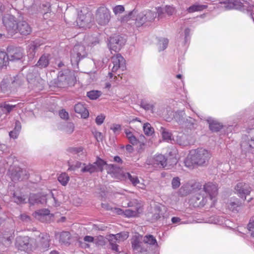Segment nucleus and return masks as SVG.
Instances as JSON below:
<instances>
[{"mask_svg":"<svg viewBox=\"0 0 254 254\" xmlns=\"http://www.w3.org/2000/svg\"><path fill=\"white\" fill-rule=\"evenodd\" d=\"M83 166L81 170L82 173L92 174L94 172H102L105 166L107 173L113 177L121 180L125 178L124 171L122 168L115 165L107 164L104 160L98 157L93 164H83Z\"/></svg>","mask_w":254,"mask_h":254,"instance_id":"1","label":"nucleus"},{"mask_svg":"<svg viewBox=\"0 0 254 254\" xmlns=\"http://www.w3.org/2000/svg\"><path fill=\"white\" fill-rule=\"evenodd\" d=\"M211 158L210 153L207 150L198 148L191 150L184 161L186 167L193 169L206 165Z\"/></svg>","mask_w":254,"mask_h":254,"instance_id":"2","label":"nucleus"},{"mask_svg":"<svg viewBox=\"0 0 254 254\" xmlns=\"http://www.w3.org/2000/svg\"><path fill=\"white\" fill-rule=\"evenodd\" d=\"M137 11L134 9L128 13V24H135L137 27L142 25L146 21L153 20L157 16V13L150 10H147L136 15Z\"/></svg>","mask_w":254,"mask_h":254,"instance_id":"3","label":"nucleus"},{"mask_svg":"<svg viewBox=\"0 0 254 254\" xmlns=\"http://www.w3.org/2000/svg\"><path fill=\"white\" fill-rule=\"evenodd\" d=\"M92 14L87 7H83L78 12L76 23L80 28L89 27L88 25L92 20Z\"/></svg>","mask_w":254,"mask_h":254,"instance_id":"4","label":"nucleus"},{"mask_svg":"<svg viewBox=\"0 0 254 254\" xmlns=\"http://www.w3.org/2000/svg\"><path fill=\"white\" fill-rule=\"evenodd\" d=\"M143 203L136 199L128 202V217H138L143 210Z\"/></svg>","mask_w":254,"mask_h":254,"instance_id":"5","label":"nucleus"},{"mask_svg":"<svg viewBox=\"0 0 254 254\" xmlns=\"http://www.w3.org/2000/svg\"><path fill=\"white\" fill-rule=\"evenodd\" d=\"M75 80L76 78L73 72L70 70L66 69L59 73L58 81L62 83H60L61 86L73 85Z\"/></svg>","mask_w":254,"mask_h":254,"instance_id":"6","label":"nucleus"},{"mask_svg":"<svg viewBox=\"0 0 254 254\" xmlns=\"http://www.w3.org/2000/svg\"><path fill=\"white\" fill-rule=\"evenodd\" d=\"M110 18V11L107 7L100 6L96 10L95 19L98 24L105 26L109 22Z\"/></svg>","mask_w":254,"mask_h":254,"instance_id":"7","label":"nucleus"},{"mask_svg":"<svg viewBox=\"0 0 254 254\" xmlns=\"http://www.w3.org/2000/svg\"><path fill=\"white\" fill-rule=\"evenodd\" d=\"M2 22L10 35L12 36L17 32L18 23L14 16L6 14L3 17Z\"/></svg>","mask_w":254,"mask_h":254,"instance_id":"8","label":"nucleus"},{"mask_svg":"<svg viewBox=\"0 0 254 254\" xmlns=\"http://www.w3.org/2000/svg\"><path fill=\"white\" fill-rule=\"evenodd\" d=\"M33 240L27 236L18 237L16 239L15 246L21 251L27 252L34 250L32 246Z\"/></svg>","mask_w":254,"mask_h":254,"instance_id":"9","label":"nucleus"},{"mask_svg":"<svg viewBox=\"0 0 254 254\" xmlns=\"http://www.w3.org/2000/svg\"><path fill=\"white\" fill-rule=\"evenodd\" d=\"M8 174L13 182L21 181L28 178L26 171L19 167L11 166L9 169Z\"/></svg>","mask_w":254,"mask_h":254,"instance_id":"10","label":"nucleus"},{"mask_svg":"<svg viewBox=\"0 0 254 254\" xmlns=\"http://www.w3.org/2000/svg\"><path fill=\"white\" fill-rule=\"evenodd\" d=\"M126 40L120 35H115L110 37L108 46L111 51H119L125 45Z\"/></svg>","mask_w":254,"mask_h":254,"instance_id":"11","label":"nucleus"},{"mask_svg":"<svg viewBox=\"0 0 254 254\" xmlns=\"http://www.w3.org/2000/svg\"><path fill=\"white\" fill-rule=\"evenodd\" d=\"M50 236L47 233H41L36 244L33 246L34 250L38 249L41 251H47L50 247Z\"/></svg>","mask_w":254,"mask_h":254,"instance_id":"12","label":"nucleus"},{"mask_svg":"<svg viewBox=\"0 0 254 254\" xmlns=\"http://www.w3.org/2000/svg\"><path fill=\"white\" fill-rule=\"evenodd\" d=\"M86 49L83 45L79 44L75 45L71 57V62L78 64L81 59L86 57Z\"/></svg>","mask_w":254,"mask_h":254,"instance_id":"13","label":"nucleus"},{"mask_svg":"<svg viewBox=\"0 0 254 254\" xmlns=\"http://www.w3.org/2000/svg\"><path fill=\"white\" fill-rule=\"evenodd\" d=\"M234 189L235 193L244 200L246 199L247 196L250 195L252 190L249 185L243 182L237 183Z\"/></svg>","mask_w":254,"mask_h":254,"instance_id":"14","label":"nucleus"},{"mask_svg":"<svg viewBox=\"0 0 254 254\" xmlns=\"http://www.w3.org/2000/svg\"><path fill=\"white\" fill-rule=\"evenodd\" d=\"M167 159L161 154H158L148 160V164L155 167L164 168L167 166Z\"/></svg>","mask_w":254,"mask_h":254,"instance_id":"15","label":"nucleus"},{"mask_svg":"<svg viewBox=\"0 0 254 254\" xmlns=\"http://www.w3.org/2000/svg\"><path fill=\"white\" fill-rule=\"evenodd\" d=\"M128 142L131 144H128V152H139L144 146V143L137 139L130 132H128Z\"/></svg>","mask_w":254,"mask_h":254,"instance_id":"16","label":"nucleus"},{"mask_svg":"<svg viewBox=\"0 0 254 254\" xmlns=\"http://www.w3.org/2000/svg\"><path fill=\"white\" fill-rule=\"evenodd\" d=\"M203 189L205 192L209 195V197L212 201V204L216 201V197L218 194V187L213 183H208L204 186Z\"/></svg>","mask_w":254,"mask_h":254,"instance_id":"17","label":"nucleus"},{"mask_svg":"<svg viewBox=\"0 0 254 254\" xmlns=\"http://www.w3.org/2000/svg\"><path fill=\"white\" fill-rule=\"evenodd\" d=\"M44 203L49 207H56L60 205L61 202L58 199L54 196L53 193L50 191L48 194L43 195Z\"/></svg>","mask_w":254,"mask_h":254,"instance_id":"18","label":"nucleus"},{"mask_svg":"<svg viewBox=\"0 0 254 254\" xmlns=\"http://www.w3.org/2000/svg\"><path fill=\"white\" fill-rule=\"evenodd\" d=\"M240 0H225L220 2V6L226 10L237 9L240 6Z\"/></svg>","mask_w":254,"mask_h":254,"instance_id":"19","label":"nucleus"},{"mask_svg":"<svg viewBox=\"0 0 254 254\" xmlns=\"http://www.w3.org/2000/svg\"><path fill=\"white\" fill-rule=\"evenodd\" d=\"M9 62L21 63L23 62V55L22 51L19 49L13 50L8 54Z\"/></svg>","mask_w":254,"mask_h":254,"instance_id":"20","label":"nucleus"},{"mask_svg":"<svg viewBox=\"0 0 254 254\" xmlns=\"http://www.w3.org/2000/svg\"><path fill=\"white\" fill-rule=\"evenodd\" d=\"M17 31L21 35H27L31 33V28L27 22L20 21L18 23Z\"/></svg>","mask_w":254,"mask_h":254,"instance_id":"21","label":"nucleus"},{"mask_svg":"<svg viewBox=\"0 0 254 254\" xmlns=\"http://www.w3.org/2000/svg\"><path fill=\"white\" fill-rule=\"evenodd\" d=\"M74 111L80 115L81 117L84 119L87 118L89 116V112L85 107L84 105L78 103L74 106Z\"/></svg>","mask_w":254,"mask_h":254,"instance_id":"22","label":"nucleus"},{"mask_svg":"<svg viewBox=\"0 0 254 254\" xmlns=\"http://www.w3.org/2000/svg\"><path fill=\"white\" fill-rule=\"evenodd\" d=\"M29 202L31 205H34L38 203H44V199L43 195L38 194H31L29 198Z\"/></svg>","mask_w":254,"mask_h":254,"instance_id":"23","label":"nucleus"},{"mask_svg":"<svg viewBox=\"0 0 254 254\" xmlns=\"http://www.w3.org/2000/svg\"><path fill=\"white\" fill-rule=\"evenodd\" d=\"M120 237V234L117 235H111L109 236V241L110 242V245L111 246V249L116 252H119L118 245L117 244V242L118 240V238Z\"/></svg>","mask_w":254,"mask_h":254,"instance_id":"24","label":"nucleus"},{"mask_svg":"<svg viewBox=\"0 0 254 254\" xmlns=\"http://www.w3.org/2000/svg\"><path fill=\"white\" fill-rule=\"evenodd\" d=\"M50 214V210L48 209H42L37 211H35L33 214V216L36 219L43 221L44 217Z\"/></svg>","mask_w":254,"mask_h":254,"instance_id":"25","label":"nucleus"},{"mask_svg":"<svg viewBox=\"0 0 254 254\" xmlns=\"http://www.w3.org/2000/svg\"><path fill=\"white\" fill-rule=\"evenodd\" d=\"M164 11H165L168 15H170L175 12V8L171 6H166L165 8L159 7L157 10L158 16L161 18V15Z\"/></svg>","mask_w":254,"mask_h":254,"instance_id":"26","label":"nucleus"},{"mask_svg":"<svg viewBox=\"0 0 254 254\" xmlns=\"http://www.w3.org/2000/svg\"><path fill=\"white\" fill-rule=\"evenodd\" d=\"M168 42L169 41L166 38H160L157 44L158 51L161 52L166 49L168 46Z\"/></svg>","mask_w":254,"mask_h":254,"instance_id":"27","label":"nucleus"},{"mask_svg":"<svg viewBox=\"0 0 254 254\" xmlns=\"http://www.w3.org/2000/svg\"><path fill=\"white\" fill-rule=\"evenodd\" d=\"M128 179L130 181L133 186L135 187L137 186V185H140L142 186V187H139L142 189H144L145 185L143 184L140 183V181L137 176H131L128 173Z\"/></svg>","mask_w":254,"mask_h":254,"instance_id":"28","label":"nucleus"},{"mask_svg":"<svg viewBox=\"0 0 254 254\" xmlns=\"http://www.w3.org/2000/svg\"><path fill=\"white\" fill-rule=\"evenodd\" d=\"M241 205V203L237 198L236 199V201H231L227 204L228 208L232 211H237V208Z\"/></svg>","mask_w":254,"mask_h":254,"instance_id":"29","label":"nucleus"},{"mask_svg":"<svg viewBox=\"0 0 254 254\" xmlns=\"http://www.w3.org/2000/svg\"><path fill=\"white\" fill-rule=\"evenodd\" d=\"M206 5L202 4H193L190 6L187 10L189 13H192L195 11H201L206 8Z\"/></svg>","mask_w":254,"mask_h":254,"instance_id":"30","label":"nucleus"},{"mask_svg":"<svg viewBox=\"0 0 254 254\" xmlns=\"http://www.w3.org/2000/svg\"><path fill=\"white\" fill-rule=\"evenodd\" d=\"M102 94V92L98 90H91L87 92V96L91 100H96Z\"/></svg>","mask_w":254,"mask_h":254,"instance_id":"31","label":"nucleus"},{"mask_svg":"<svg viewBox=\"0 0 254 254\" xmlns=\"http://www.w3.org/2000/svg\"><path fill=\"white\" fill-rule=\"evenodd\" d=\"M50 4L48 2L42 4V9L41 12L43 13V16L45 19L48 18L49 13H50Z\"/></svg>","mask_w":254,"mask_h":254,"instance_id":"32","label":"nucleus"},{"mask_svg":"<svg viewBox=\"0 0 254 254\" xmlns=\"http://www.w3.org/2000/svg\"><path fill=\"white\" fill-rule=\"evenodd\" d=\"M70 235L68 232H63L61 233L60 236V242L64 244H67L69 243Z\"/></svg>","mask_w":254,"mask_h":254,"instance_id":"33","label":"nucleus"},{"mask_svg":"<svg viewBox=\"0 0 254 254\" xmlns=\"http://www.w3.org/2000/svg\"><path fill=\"white\" fill-rule=\"evenodd\" d=\"M12 199L13 201L18 204L26 203V197L24 195H17L15 193L13 194Z\"/></svg>","mask_w":254,"mask_h":254,"instance_id":"34","label":"nucleus"},{"mask_svg":"<svg viewBox=\"0 0 254 254\" xmlns=\"http://www.w3.org/2000/svg\"><path fill=\"white\" fill-rule=\"evenodd\" d=\"M222 125L216 122L213 121L209 123V128L212 131H218L222 128Z\"/></svg>","mask_w":254,"mask_h":254,"instance_id":"35","label":"nucleus"},{"mask_svg":"<svg viewBox=\"0 0 254 254\" xmlns=\"http://www.w3.org/2000/svg\"><path fill=\"white\" fill-rule=\"evenodd\" d=\"M54 62L50 56L48 54L43 55L39 60L37 64H49L53 63Z\"/></svg>","mask_w":254,"mask_h":254,"instance_id":"36","label":"nucleus"},{"mask_svg":"<svg viewBox=\"0 0 254 254\" xmlns=\"http://www.w3.org/2000/svg\"><path fill=\"white\" fill-rule=\"evenodd\" d=\"M58 181L62 185L65 186L69 181V177L67 174L62 173L59 176Z\"/></svg>","mask_w":254,"mask_h":254,"instance_id":"37","label":"nucleus"},{"mask_svg":"<svg viewBox=\"0 0 254 254\" xmlns=\"http://www.w3.org/2000/svg\"><path fill=\"white\" fill-rule=\"evenodd\" d=\"M143 130L147 135H151L154 133V128L149 123H145L143 125Z\"/></svg>","mask_w":254,"mask_h":254,"instance_id":"38","label":"nucleus"},{"mask_svg":"<svg viewBox=\"0 0 254 254\" xmlns=\"http://www.w3.org/2000/svg\"><path fill=\"white\" fill-rule=\"evenodd\" d=\"M124 61V58L119 54L112 57L111 59L112 64H122Z\"/></svg>","mask_w":254,"mask_h":254,"instance_id":"39","label":"nucleus"},{"mask_svg":"<svg viewBox=\"0 0 254 254\" xmlns=\"http://www.w3.org/2000/svg\"><path fill=\"white\" fill-rule=\"evenodd\" d=\"M125 11L123 5H118L113 8V11L116 16H119Z\"/></svg>","mask_w":254,"mask_h":254,"instance_id":"40","label":"nucleus"},{"mask_svg":"<svg viewBox=\"0 0 254 254\" xmlns=\"http://www.w3.org/2000/svg\"><path fill=\"white\" fill-rule=\"evenodd\" d=\"M144 242L149 245H155L157 243L156 240L154 237L151 235H146L144 238Z\"/></svg>","mask_w":254,"mask_h":254,"instance_id":"41","label":"nucleus"},{"mask_svg":"<svg viewBox=\"0 0 254 254\" xmlns=\"http://www.w3.org/2000/svg\"><path fill=\"white\" fill-rule=\"evenodd\" d=\"M17 105H10L6 103H4L1 104V107L2 108L3 111H6L7 113H10L14 108L16 107Z\"/></svg>","mask_w":254,"mask_h":254,"instance_id":"42","label":"nucleus"},{"mask_svg":"<svg viewBox=\"0 0 254 254\" xmlns=\"http://www.w3.org/2000/svg\"><path fill=\"white\" fill-rule=\"evenodd\" d=\"M63 129L66 133L71 134L74 130V125L72 123H67Z\"/></svg>","mask_w":254,"mask_h":254,"instance_id":"43","label":"nucleus"},{"mask_svg":"<svg viewBox=\"0 0 254 254\" xmlns=\"http://www.w3.org/2000/svg\"><path fill=\"white\" fill-rule=\"evenodd\" d=\"M8 55L5 52L0 51V64H6L9 62Z\"/></svg>","mask_w":254,"mask_h":254,"instance_id":"44","label":"nucleus"},{"mask_svg":"<svg viewBox=\"0 0 254 254\" xmlns=\"http://www.w3.org/2000/svg\"><path fill=\"white\" fill-rule=\"evenodd\" d=\"M160 130L162 132V137L164 139L170 140L171 138V134L167 131L163 127H161Z\"/></svg>","mask_w":254,"mask_h":254,"instance_id":"45","label":"nucleus"},{"mask_svg":"<svg viewBox=\"0 0 254 254\" xmlns=\"http://www.w3.org/2000/svg\"><path fill=\"white\" fill-rule=\"evenodd\" d=\"M29 51L28 53H29L30 54H31V57L34 56V53H35V49L38 47V45H37V43H36L35 42H32L30 43L29 46Z\"/></svg>","mask_w":254,"mask_h":254,"instance_id":"46","label":"nucleus"},{"mask_svg":"<svg viewBox=\"0 0 254 254\" xmlns=\"http://www.w3.org/2000/svg\"><path fill=\"white\" fill-rule=\"evenodd\" d=\"M181 185L180 180L179 177L174 178L172 181V186L174 189L178 188Z\"/></svg>","mask_w":254,"mask_h":254,"instance_id":"47","label":"nucleus"},{"mask_svg":"<svg viewBox=\"0 0 254 254\" xmlns=\"http://www.w3.org/2000/svg\"><path fill=\"white\" fill-rule=\"evenodd\" d=\"M110 129L113 131L115 134H118L121 130V127L119 124H113L110 127Z\"/></svg>","mask_w":254,"mask_h":254,"instance_id":"48","label":"nucleus"},{"mask_svg":"<svg viewBox=\"0 0 254 254\" xmlns=\"http://www.w3.org/2000/svg\"><path fill=\"white\" fill-rule=\"evenodd\" d=\"M59 114L60 118L64 120H67L69 118L68 113L64 109L60 110Z\"/></svg>","mask_w":254,"mask_h":254,"instance_id":"49","label":"nucleus"},{"mask_svg":"<svg viewBox=\"0 0 254 254\" xmlns=\"http://www.w3.org/2000/svg\"><path fill=\"white\" fill-rule=\"evenodd\" d=\"M105 117L104 115L101 114L100 115H98L95 120V122L97 125H102L105 120Z\"/></svg>","mask_w":254,"mask_h":254,"instance_id":"50","label":"nucleus"},{"mask_svg":"<svg viewBox=\"0 0 254 254\" xmlns=\"http://www.w3.org/2000/svg\"><path fill=\"white\" fill-rule=\"evenodd\" d=\"M248 228L250 231H251V236L254 237V220L249 223Z\"/></svg>","mask_w":254,"mask_h":254,"instance_id":"51","label":"nucleus"},{"mask_svg":"<svg viewBox=\"0 0 254 254\" xmlns=\"http://www.w3.org/2000/svg\"><path fill=\"white\" fill-rule=\"evenodd\" d=\"M94 136L98 141H101L103 139V135L101 132L95 131L93 132Z\"/></svg>","mask_w":254,"mask_h":254,"instance_id":"52","label":"nucleus"},{"mask_svg":"<svg viewBox=\"0 0 254 254\" xmlns=\"http://www.w3.org/2000/svg\"><path fill=\"white\" fill-rule=\"evenodd\" d=\"M83 167V164H82L81 162H76L74 165L71 166L69 168V169L72 170H74L76 169L79 168H81V169H82Z\"/></svg>","mask_w":254,"mask_h":254,"instance_id":"53","label":"nucleus"},{"mask_svg":"<svg viewBox=\"0 0 254 254\" xmlns=\"http://www.w3.org/2000/svg\"><path fill=\"white\" fill-rule=\"evenodd\" d=\"M132 247L134 250H137L139 247V242L137 239L134 240L131 242Z\"/></svg>","mask_w":254,"mask_h":254,"instance_id":"54","label":"nucleus"},{"mask_svg":"<svg viewBox=\"0 0 254 254\" xmlns=\"http://www.w3.org/2000/svg\"><path fill=\"white\" fill-rule=\"evenodd\" d=\"M21 127L20 123L19 121H16L15 123V127L13 130L17 132V133H19V131L21 129Z\"/></svg>","mask_w":254,"mask_h":254,"instance_id":"55","label":"nucleus"},{"mask_svg":"<svg viewBox=\"0 0 254 254\" xmlns=\"http://www.w3.org/2000/svg\"><path fill=\"white\" fill-rule=\"evenodd\" d=\"M190 33V29L189 28H186L185 29L184 32V38L185 41L186 42H187L188 40V37H189Z\"/></svg>","mask_w":254,"mask_h":254,"instance_id":"56","label":"nucleus"},{"mask_svg":"<svg viewBox=\"0 0 254 254\" xmlns=\"http://www.w3.org/2000/svg\"><path fill=\"white\" fill-rule=\"evenodd\" d=\"M141 106L145 110H152L153 107L152 105H150L149 104H146V103L145 104L142 103Z\"/></svg>","mask_w":254,"mask_h":254,"instance_id":"57","label":"nucleus"},{"mask_svg":"<svg viewBox=\"0 0 254 254\" xmlns=\"http://www.w3.org/2000/svg\"><path fill=\"white\" fill-rule=\"evenodd\" d=\"M18 134L19 133H17V132L15 131L14 130H13L10 131L9 133V135L10 137L11 138H13L14 139L17 138Z\"/></svg>","mask_w":254,"mask_h":254,"instance_id":"58","label":"nucleus"},{"mask_svg":"<svg viewBox=\"0 0 254 254\" xmlns=\"http://www.w3.org/2000/svg\"><path fill=\"white\" fill-rule=\"evenodd\" d=\"M20 218L22 221H29L30 220V218L29 216L25 214H23L20 215Z\"/></svg>","mask_w":254,"mask_h":254,"instance_id":"59","label":"nucleus"},{"mask_svg":"<svg viewBox=\"0 0 254 254\" xmlns=\"http://www.w3.org/2000/svg\"><path fill=\"white\" fill-rule=\"evenodd\" d=\"M114 211L117 214H118L119 215L124 214L125 215H126V210H125V211H124L120 208H115Z\"/></svg>","mask_w":254,"mask_h":254,"instance_id":"60","label":"nucleus"},{"mask_svg":"<svg viewBox=\"0 0 254 254\" xmlns=\"http://www.w3.org/2000/svg\"><path fill=\"white\" fill-rule=\"evenodd\" d=\"M84 241L85 242L91 243L93 242L94 241V238L90 236H86L84 238Z\"/></svg>","mask_w":254,"mask_h":254,"instance_id":"61","label":"nucleus"},{"mask_svg":"<svg viewBox=\"0 0 254 254\" xmlns=\"http://www.w3.org/2000/svg\"><path fill=\"white\" fill-rule=\"evenodd\" d=\"M6 8L4 5H3L2 3L0 2V17L4 12H5Z\"/></svg>","mask_w":254,"mask_h":254,"instance_id":"62","label":"nucleus"},{"mask_svg":"<svg viewBox=\"0 0 254 254\" xmlns=\"http://www.w3.org/2000/svg\"><path fill=\"white\" fill-rule=\"evenodd\" d=\"M206 197H202V200L201 201H200L199 202V205L200 206H204L205 203H206Z\"/></svg>","mask_w":254,"mask_h":254,"instance_id":"63","label":"nucleus"},{"mask_svg":"<svg viewBox=\"0 0 254 254\" xmlns=\"http://www.w3.org/2000/svg\"><path fill=\"white\" fill-rule=\"evenodd\" d=\"M120 64H113L112 68V72H115L120 67Z\"/></svg>","mask_w":254,"mask_h":254,"instance_id":"64","label":"nucleus"}]
</instances>
